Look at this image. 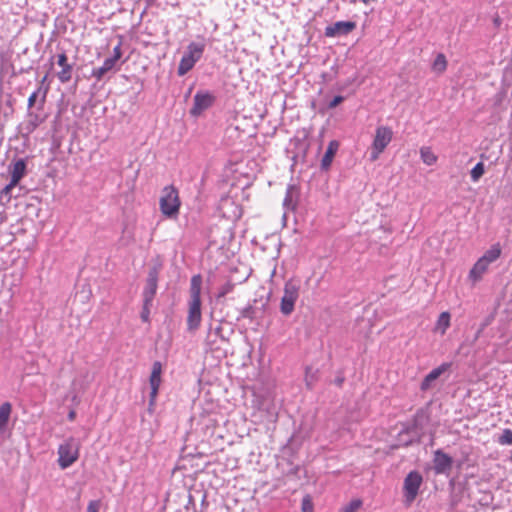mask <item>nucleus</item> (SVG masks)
I'll use <instances>...</instances> for the list:
<instances>
[{
  "instance_id": "4c0bfd02",
  "label": "nucleus",
  "mask_w": 512,
  "mask_h": 512,
  "mask_svg": "<svg viewBox=\"0 0 512 512\" xmlns=\"http://www.w3.org/2000/svg\"><path fill=\"white\" fill-rule=\"evenodd\" d=\"M211 334H215V336L217 337H220L222 339H224L223 335H222V327L220 325H218L217 327H215L214 329H210V335Z\"/></svg>"
},
{
  "instance_id": "4be33fe9",
  "label": "nucleus",
  "mask_w": 512,
  "mask_h": 512,
  "mask_svg": "<svg viewBox=\"0 0 512 512\" xmlns=\"http://www.w3.org/2000/svg\"><path fill=\"white\" fill-rule=\"evenodd\" d=\"M12 406L9 402H5L0 406V432L6 430L10 414H11Z\"/></svg>"
},
{
  "instance_id": "7c9ffc66",
  "label": "nucleus",
  "mask_w": 512,
  "mask_h": 512,
  "mask_svg": "<svg viewBox=\"0 0 512 512\" xmlns=\"http://www.w3.org/2000/svg\"><path fill=\"white\" fill-rule=\"evenodd\" d=\"M317 371H313L312 368L307 367L305 372V381L309 389L312 388L314 381L316 380Z\"/></svg>"
},
{
  "instance_id": "473e14b6",
  "label": "nucleus",
  "mask_w": 512,
  "mask_h": 512,
  "mask_svg": "<svg viewBox=\"0 0 512 512\" xmlns=\"http://www.w3.org/2000/svg\"><path fill=\"white\" fill-rule=\"evenodd\" d=\"M345 100V98L341 95H337L335 96L329 103H328V108L329 109H333V108H336L339 104H341L343 101Z\"/></svg>"
},
{
  "instance_id": "aec40b11",
  "label": "nucleus",
  "mask_w": 512,
  "mask_h": 512,
  "mask_svg": "<svg viewBox=\"0 0 512 512\" xmlns=\"http://www.w3.org/2000/svg\"><path fill=\"white\" fill-rule=\"evenodd\" d=\"M9 172L11 175L12 185H17L26 172V163L23 159H18L13 165L10 166Z\"/></svg>"
},
{
  "instance_id": "2f4dec72",
  "label": "nucleus",
  "mask_w": 512,
  "mask_h": 512,
  "mask_svg": "<svg viewBox=\"0 0 512 512\" xmlns=\"http://www.w3.org/2000/svg\"><path fill=\"white\" fill-rule=\"evenodd\" d=\"M362 505L361 500H352L347 506L344 507L343 512H355Z\"/></svg>"
},
{
  "instance_id": "39448f33",
  "label": "nucleus",
  "mask_w": 512,
  "mask_h": 512,
  "mask_svg": "<svg viewBox=\"0 0 512 512\" xmlns=\"http://www.w3.org/2000/svg\"><path fill=\"white\" fill-rule=\"evenodd\" d=\"M205 50V43L203 42H191L187 46V50L184 52L179 66H178V75L184 76L186 73H188L196 64L197 61L200 60V58L203 55V52Z\"/></svg>"
},
{
  "instance_id": "412c9836",
  "label": "nucleus",
  "mask_w": 512,
  "mask_h": 512,
  "mask_svg": "<svg viewBox=\"0 0 512 512\" xmlns=\"http://www.w3.org/2000/svg\"><path fill=\"white\" fill-rule=\"evenodd\" d=\"M79 457L78 450H59L58 462L62 469L72 465Z\"/></svg>"
},
{
  "instance_id": "b1692460",
  "label": "nucleus",
  "mask_w": 512,
  "mask_h": 512,
  "mask_svg": "<svg viewBox=\"0 0 512 512\" xmlns=\"http://www.w3.org/2000/svg\"><path fill=\"white\" fill-rule=\"evenodd\" d=\"M114 65L115 63L107 58L101 67L93 69L92 75L100 80L108 71L114 67Z\"/></svg>"
},
{
  "instance_id": "c9c22d12",
  "label": "nucleus",
  "mask_w": 512,
  "mask_h": 512,
  "mask_svg": "<svg viewBox=\"0 0 512 512\" xmlns=\"http://www.w3.org/2000/svg\"><path fill=\"white\" fill-rule=\"evenodd\" d=\"M99 508H100V502L99 501H96V500L90 501L88 506H87L86 512H98Z\"/></svg>"
},
{
  "instance_id": "dca6fc26",
  "label": "nucleus",
  "mask_w": 512,
  "mask_h": 512,
  "mask_svg": "<svg viewBox=\"0 0 512 512\" xmlns=\"http://www.w3.org/2000/svg\"><path fill=\"white\" fill-rule=\"evenodd\" d=\"M434 471L436 474H447L452 467V458L443 453L442 450H436L433 458Z\"/></svg>"
},
{
  "instance_id": "f03ea898",
  "label": "nucleus",
  "mask_w": 512,
  "mask_h": 512,
  "mask_svg": "<svg viewBox=\"0 0 512 512\" xmlns=\"http://www.w3.org/2000/svg\"><path fill=\"white\" fill-rule=\"evenodd\" d=\"M201 287L202 277L200 274L193 275L190 281V299L188 302L187 329L195 331L200 327L202 320L201 311Z\"/></svg>"
},
{
  "instance_id": "a19ab883",
  "label": "nucleus",
  "mask_w": 512,
  "mask_h": 512,
  "mask_svg": "<svg viewBox=\"0 0 512 512\" xmlns=\"http://www.w3.org/2000/svg\"><path fill=\"white\" fill-rule=\"evenodd\" d=\"M45 97H46V92L43 93V97L41 99V103H40V107H39L40 109H42V107H43V104L45 102Z\"/></svg>"
},
{
  "instance_id": "1a4fd4ad",
  "label": "nucleus",
  "mask_w": 512,
  "mask_h": 512,
  "mask_svg": "<svg viewBox=\"0 0 512 512\" xmlns=\"http://www.w3.org/2000/svg\"><path fill=\"white\" fill-rule=\"evenodd\" d=\"M216 96L208 90H199L196 92L193 98V105L190 108V115L193 117H199L204 111L214 105Z\"/></svg>"
},
{
  "instance_id": "6ab92c4d",
  "label": "nucleus",
  "mask_w": 512,
  "mask_h": 512,
  "mask_svg": "<svg viewBox=\"0 0 512 512\" xmlns=\"http://www.w3.org/2000/svg\"><path fill=\"white\" fill-rule=\"evenodd\" d=\"M339 143L336 140H332L329 142L325 154L322 157L320 168L322 171H328L332 161L335 157L336 152L338 151Z\"/></svg>"
},
{
  "instance_id": "393cba45",
  "label": "nucleus",
  "mask_w": 512,
  "mask_h": 512,
  "mask_svg": "<svg viewBox=\"0 0 512 512\" xmlns=\"http://www.w3.org/2000/svg\"><path fill=\"white\" fill-rule=\"evenodd\" d=\"M420 156L422 161L429 166L435 164L437 161V156L429 147H422L420 149Z\"/></svg>"
},
{
  "instance_id": "c85d7f7f",
  "label": "nucleus",
  "mask_w": 512,
  "mask_h": 512,
  "mask_svg": "<svg viewBox=\"0 0 512 512\" xmlns=\"http://www.w3.org/2000/svg\"><path fill=\"white\" fill-rule=\"evenodd\" d=\"M235 287V284L228 281L224 285H222L216 294L217 299L224 298L227 294L231 293Z\"/></svg>"
},
{
  "instance_id": "ea45409f",
  "label": "nucleus",
  "mask_w": 512,
  "mask_h": 512,
  "mask_svg": "<svg viewBox=\"0 0 512 512\" xmlns=\"http://www.w3.org/2000/svg\"><path fill=\"white\" fill-rule=\"evenodd\" d=\"M501 19L499 16H496L494 19H493V23L496 27H499L501 25Z\"/></svg>"
},
{
  "instance_id": "f704fd0d",
  "label": "nucleus",
  "mask_w": 512,
  "mask_h": 512,
  "mask_svg": "<svg viewBox=\"0 0 512 512\" xmlns=\"http://www.w3.org/2000/svg\"><path fill=\"white\" fill-rule=\"evenodd\" d=\"M121 47H120V44H118L114 49H113V56L110 57L109 59L112 60L114 63H116L120 58H121Z\"/></svg>"
},
{
  "instance_id": "f257e3e1",
  "label": "nucleus",
  "mask_w": 512,
  "mask_h": 512,
  "mask_svg": "<svg viewBox=\"0 0 512 512\" xmlns=\"http://www.w3.org/2000/svg\"><path fill=\"white\" fill-rule=\"evenodd\" d=\"M430 415L428 408H420L416 411L411 423L405 425L399 431L397 444L389 448L407 447L411 445H421L424 448L434 445L433 437L429 428Z\"/></svg>"
},
{
  "instance_id": "e433bc0d",
  "label": "nucleus",
  "mask_w": 512,
  "mask_h": 512,
  "mask_svg": "<svg viewBox=\"0 0 512 512\" xmlns=\"http://www.w3.org/2000/svg\"><path fill=\"white\" fill-rule=\"evenodd\" d=\"M345 382V376L342 372H338L336 378L334 379V384L338 387H342Z\"/></svg>"
},
{
  "instance_id": "f3484780",
  "label": "nucleus",
  "mask_w": 512,
  "mask_h": 512,
  "mask_svg": "<svg viewBox=\"0 0 512 512\" xmlns=\"http://www.w3.org/2000/svg\"><path fill=\"white\" fill-rule=\"evenodd\" d=\"M57 64L62 68L57 73V77L61 83H67L72 78L73 65L68 63V58L65 52L57 56Z\"/></svg>"
},
{
  "instance_id": "4468645a",
  "label": "nucleus",
  "mask_w": 512,
  "mask_h": 512,
  "mask_svg": "<svg viewBox=\"0 0 512 512\" xmlns=\"http://www.w3.org/2000/svg\"><path fill=\"white\" fill-rule=\"evenodd\" d=\"M257 302V300H254L253 304H248L246 307L242 308L239 312L237 320L239 321L241 319H249L250 321H254L262 318L268 305V300L263 302L261 306H257Z\"/></svg>"
},
{
  "instance_id": "a211bd4d",
  "label": "nucleus",
  "mask_w": 512,
  "mask_h": 512,
  "mask_svg": "<svg viewBox=\"0 0 512 512\" xmlns=\"http://www.w3.org/2000/svg\"><path fill=\"white\" fill-rule=\"evenodd\" d=\"M299 194L300 192L298 186L295 184H289L286 188L283 207L286 210L294 211L297 207Z\"/></svg>"
},
{
  "instance_id": "79ce46f5",
  "label": "nucleus",
  "mask_w": 512,
  "mask_h": 512,
  "mask_svg": "<svg viewBox=\"0 0 512 512\" xmlns=\"http://www.w3.org/2000/svg\"><path fill=\"white\" fill-rule=\"evenodd\" d=\"M74 417H75V412H74V411H71V412L69 413V419H70V420H73V419H74Z\"/></svg>"
},
{
  "instance_id": "ddd939ff",
  "label": "nucleus",
  "mask_w": 512,
  "mask_h": 512,
  "mask_svg": "<svg viewBox=\"0 0 512 512\" xmlns=\"http://www.w3.org/2000/svg\"><path fill=\"white\" fill-rule=\"evenodd\" d=\"M160 387V362L156 361L153 364V370L150 377V402L148 412L151 413L156 407L158 389Z\"/></svg>"
},
{
  "instance_id": "6e6552de",
  "label": "nucleus",
  "mask_w": 512,
  "mask_h": 512,
  "mask_svg": "<svg viewBox=\"0 0 512 512\" xmlns=\"http://www.w3.org/2000/svg\"><path fill=\"white\" fill-rule=\"evenodd\" d=\"M423 477L418 471H411L407 474L403 483L404 502L411 505L416 499L422 485Z\"/></svg>"
},
{
  "instance_id": "9b49d317",
  "label": "nucleus",
  "mask_w": 512,
  "mask_h": 512,
  "mask_svg": "<svg viewBox=\"0 0 512 512\" xmlns=\"http://www.w3.org/2000/svg\"><path fill=\"white\" fill-rule=\"evenodd\" d=\"M393 132L387 126H380L376 129L375 137L372 144V160H376L380 153H382L388 144L391 142Z\"/></svg>"
},
{
  "instance_id": "a878e982",
  "label": "nucleus",
  "mask_w": 512,
  "mask_h": 512,
  "mask_svg": "<svg viewBox=\"0 0 512 512\" xmlns=\"http://www.w3.org/2000/svg\"><path fill=\"white\" fill-rule=\"evenodd\" d=\"M450 326V314L448 312H442L437 320L436 329L444 334L447 328Z\"/></svg>"
},
{
  "instance_id": "423d86ee",
  "label": "nucleus",
  "mask_w": 512,
  "mask_h": 512,
  "mask_svg": "<svg viewBox=\"0 0 512 512\" xmlns=\"http://www.w3.org/2000/svg\"><path fill=\"white\" fill-rule=\"evenodd\" d=\"M300 286L294 280H288L284 285L283 296L280 302V312L284 316H290L294 309L295 303L299 298Z\"/></svg>"
},
{
  "instance_id": "2eb2a0df",
  "label": "nucleus",
  "mask_w": 512,
  "mask_h": 512,
  "mask_svg": "<svg viewBox=\"0 0 512 512\" xmlns=\"http://www.w3.org/2000/svg\"><path fill=\"white\" fill-rule=\"evenodd\" d=\"M451 365L452 364L449 362H444L440 366L431 370L422 380L420 384V390H429L432 387L433 382L436 381L442 374L447 372L450 369Z\"/></svg>"
},
{
  "instance_id": "cd10ccee",
  "label": "nucleus",
  "mask_w": 512,
  "mask_h": 512,
  "mask_svg": "<svg viewBox=\"0 0 512 512\" xmlns=\"http://www.w3.org/2000/svg\"><path fill=\"white\" fill-rule=\"evenodd\" d=\"M485 173L483 162H478L471 170L470 175L473 182H477Z\"/></svg>"
},
{
  "instance_id": "20e7f679",
  "label": "nucleus",
  "mask_w": 512,
  "mask_h": 512,
  "mask_svg": "<svg viewBox=\"0 0 512 512\" xmlns=\"http://www.w3.org/2000/svg\"><path fill=\"white\" fill-rule=\"evenodd\" d=\"M181 200L178 190L170 185L162 189V217L175 220L178 218Z\"/></svg>"
},
{
  "instance_id": "c756f323",
  "label": "nucleus",
  "mask_w": 512,
  "mask_h": 512,
  "mask_svg": "<svg viewBox=\"0 0 512 512\" xmlns=\"http://www.w3.org/2000/svg\"><path fill=\"white\" fill-rule=\"evenodd\" d=\"M301 511L302 512H314V505L312 502V498L310 495H305L301 502Z\"/></svg>"
},
{
  "instance_id": "bb28decb",
  "label": "nucleus",
  "mask_w": 512,
  "mask_h": 512,
  "mask_svg": "<svg viewBox=\"0 0 512 512\" xmlns=\"http://www.w3.org/2000/svg\"><path fill=\"white\" fill-rule=\"evenodd\" d=\"M496 442L499 445H512V430L504 429L500 434L496 435Z\"/></svg>"
},
{
  "instance_id": "72a5a7b5",
  "label": "nucleus",
  "mask_w": 512,
  "mask_h": 512,
  "mask_svg": "<svg viewBox=\"0 0 512 512\" xmlns=\"http://www.w3.org/2000/svg\"><path fill=\"white\" fill-rule=\"evenodd\" d=\"M41 91V88H38L36 91H34L30 97L28 98V108H31L35 105L36 101H37V98H38V94L40 93Z\"/></svg>"
},
{
  "instance_id": "58836bf2",
  "label": "nucleus",
  "mask_w": 512,
  "mask_h": 512,
  "mask_svg": "<svg viewBox=\"0 0 512 512\" xmlns=\"http://www.w3.org/2000/svg\"><path fill=\"white\" fill-rule=\"evenodd\" d=\"M15 186H16V185H12V180H10V183H9V184H7V185L3 188V190H2V192H1V194H2V195H10V193H11L12 189H13Z\"/></svg>"
},
{
  "instance_id": "f8f14e48",
  "label": "nucleus",
  "mask_w": 512,
  "mask_h": 512,
  "mask_svg": "<svg viewBox=\"0 0 512 512\" xmlns=\"http://www.w3.org/2000/svg\"><path fill=\"white\" fill-rule=\"evenodd\" d=\"M356 28L354 21H337L326 26L324 35L329 38L341 37L350 34Z\"/></svg>"
},
{
  "instance_id": "5701e85b",
  "label": "nucleus",
  "mask_w": 512,
  "mask_h": 512,
  "mask_svg": "<svg viewBox=\"0 0 512 512\" xmlns=\"http://www.w3.org/2000/svg\"><path fill=\"white\" fill-rule=\"evenodd\" d=\"M433 72L437 74H442L447 69V59L443 53H438L436 58L434 59L432 66Z\"/></svg>"
},
{
  "instance_id": "37998d69",
  "label": "nucleus",
  "mask_w": 512,
  "mask_h": 512,
  "mask_svg": "<svg viewBox=\"0 0 512 512\" xmlns=\"http://www.w3.org/2000/svg\"><path fill=\"white\" fill-rule=\"evenodd\" d=\"M296 158H297V155H293L292 156V159H293L294 162H296Z\"/></svg>"
},
{
  "instance_id": "7ed1b4c3",
  "label": "nucleus",
  "mask_w": 512,
  "mask_h": 512,
  "mask_svg": "<svg viewBox=\"0 0 512 512\" xmlns=\"http://www.w3.org/2000/svg\"><path fill=\"white\" fill-rule=\"evenodd\" d=\"M501 255V247L499 243L493 244L473 265L469 272V279L478 282L487 272L489 265L495 262Z\"/></svg>"
},
{
  "instance_id": "9d476101",
  "label": "nucleus",
  "mask_w": 512,
  "mask_h": 512,
  "mask_svg": "<svg viewBox=\"0 0 512 512\" xmlns=\"http://www.w3.org/2000/svg\"><path fill=\"white\" fill-rule=\"evenodd\" d=\"M253 417L259 422L275 423L278 419V409L271 400L262 399L259 401L257 411L254 412Z\"/></svg>"
},
{
  "instance_id": "0eeeda50",
  "label": "nucleus",
  "mask_w": 512,
  "mask_h": 512,
  "mask_svg": "<svg viewBox=\"0 0 512 512\" xmlns=\"http://www.w3.org/2000/svg\"><path fill=\"white\" fill-rule=\"evenodd\" d=\"M158 288V269L153 267L147 279V284L143 292L144 303L143 310L141 312V319L147 322L149 319V305L152 303L154 296L156 295Z\"/></svg>"
}]
</instances>
